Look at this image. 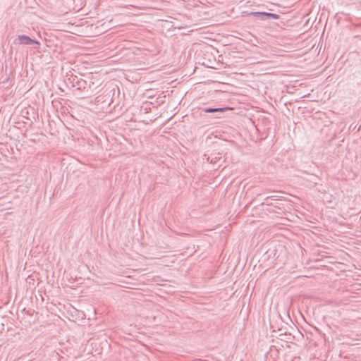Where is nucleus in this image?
Wrapping results in <instances>:
<instances>
[{"instance_id":"1","label":"nucleus","mask_w":361,"mask_h":361,"mask_svg":"<svg viewBox=\"0 0 361 361\" xmlns=\"http://www.w3.org/2000/svg\"><path fill=\"white\" fill-rule=\"evenodd\" d=\"M72 85L78 90H82L85 93V97H90L96 94L102 90V82L100 79L96 76L92 75L90 80H85L77 76L72 78Z\"/></svg>"},{"instance_id":"2","label":"nucleus","mask_w":361,"mask_h":361,"mask_svg":"<svg viewBox=\"0 0 361 361\" xmlns=\"http://www.w3.org/2000/svg\"><path fill=\"white\" fill-rule=\"evenodd\" d=\"M114 89H110L107 87L104 91L102 94L97 96L95 99V102L98 105L99 104H103L102 108L109 107L112 103L113 99L111 94H114Z\"/></svg>"},{"instance_id":"3","label":"nucleus","mask_w":361,"mask_h":361,"mask_svg":"<svg viewBox=\"0 0 361 361\" xmlns=\"http://www.w3.org/2000/svg\"><path fill=\"white\" fill-rule=\"evenodd\" d=\"M248 15L255 16L261 20L279 19L280 18V16L276 13L268 12H251Z\"/></svg>"},{"instance_id":"4","label":"nucleus","mask_w":361,"mask_h":361,"mask_svg":"<svg viewBox=\"0 0 361 361\" xmlns=\"http://www.w3.org/2000/svg\"><path fill=\"white\" fill-rule=\"evenodd\" d=\"M200 115L203 116L202 113H216L218 115L223 114L227 111L232 110L233 108L231 107H216V108H212V107H205V108H200Z\"/></svg>"},{"instance_id":"5","label":"nucleus","mask_w":361,"mask_h":361,"mask_svg":"<svg viewBox=\"0 0 361 361\" xmlns=\"http://www.w3.org/2000/svg\"><path fill=\"white\" fill-rule=\"evenodd\" d=\"M18 39L19 44L24 45H30L32 42H34V39L25 35H19Z\"/></svg>"},{"instance_id":"6","label":"nucleus","mask_w":361,"mask_h":361,"mask_svg":"<svg viewBox=\"0 0 361 361\" xmlns=\"http://www.w3.org/2000/svg\"><path fill=\"white\" fill-rule=\"evenodd\" d=\"M31 44L34 45V49H39L40 47V43L35 39H34V42H32Z\"/></svg>"}]
</instances>
